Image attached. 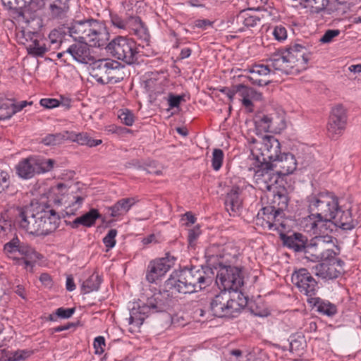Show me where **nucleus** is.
I'll return each mask as SVG.
<instances>
[{"instance_id":"f03ea898","label":"nucleus","mask_w":361,"mask_h":361,"mask_svg":"<svg viewBox=\"0 0 361 361\" xmlns=\"http://www.w3.org/2000/svg\"><path fill=\"white\" fill-rule=\"evenodd\" d=\"M252 155L258 163L259 169L255 171L257 180L267 183L273 173V164L282 154L281 144L272 135H265L260 142L252 151Z\"/></svg>"},{"instance_id":"a18cd8bd","label":"nucleus","mask_w":361,"mask_h":361,"mask_svg":"<svg viewBox=\"0 0 361 361\" xmlns=\"http://www.w3.org/2000/svg\"><path fill=\"white\" fill-rule=\"evenodd\" d=\"M68 131L56 134H50L43 138L42 142L46 145H56L60 144L63 140H68Z\"/></svg>"},{"instance_id":"4be33fe9","label":"nucleus","mask_w":361,"mask_h":361,"mask_svg":"<svg viewBox=\"0 0 361 361\" xmlns=\"http://www.w3.org/2000/svg\"><path fill=\"white\" fill-rule=\"evenodd\" d=\"M169 289L155 293L149 298V305L152 308V312H162L166 311L171 305L172 298Z\"/></svg>"},{"instance_id":"0e129e2a","label":"nucleus","mask_w":361,"mask_h":361,"mask_svg":"<svg viewBox=\"0 0 361 361\" xmlns=\"http://www.w3.org/2000/svg\"><path fill=\"white\" fill-rule=\"evenodd\" d=\"M41 106L46 109H53L57 107L60 104V102L56 99L44 98L39 102Z\"/></svg>"},{"instance_id":"2eb2a0df","label":"nucleus","mask_w":361,"mask_h":361,"mask_svg":"<svg viewBox=\"0 0 361 361\" xmlns=\"http://www.w3.org/2000/svg\"><path fill=\"white\" fill-rule=\"evenodd\" d=\"M174 261L175 258L169 254L165 257L150 261L146 271V280L151 283H155L169 271Z\"/></svg>"},{"instance_id":"e433bc0d","label":"nucleus","mask_w":361,"mask_h":361,"mask_svg":"<svg viewBox=\"0 0 361 361\" xmlns=\"http://www.w3.org/2000/svg\"><path fill=\"white\" fill-rule=\"evenodd\" d=\"M69 0H50L49 11L53 18L62 19L69 10Z\"/></svg>"},{"instance_id":"69168bd1","label":"nucleus","mask_w":361,"mask_h":361,"mask_svg":"<svg viewBox=\"0 0 361 361\" xmlns=\"http://www.w3.org/2000/svg\"><path fill=\"white\" fill-rule=\"evenodd\" d=\"M26 353L23 350L16 351L13 355L9 357V361H19L26 357Z\"/></svg>"},{"instance_id":"c85d7f7f","label":"nucleus","mask_w":361,"mask_h":361,"mask_svg":"<svg viewBox=\"0 0 361 361\" xmlns=\"http://www.w3.org/2000/svg\"><path fill=\"white\" fill-rule=\"evenodd\" d=\"M248 72L250 75L247 76V78L253 85L264 86L269 84V80L265 78L270 73L268 65H255L248 70Z\"/></svg>"},{"instance_id":"5701e85b","label":"nucleus","mask_w":361,"mask_h":361,"mask_svg":"<svg viewBox=\"0 0 361 361\" xmlns=\"http://www.w3.org/2000/svg\"><path fill=\"white\" fill-rule=\"evenodd\" d=\"M288 201L289 198L286 188H279L276 191L274 192L273 197L270 203L266 207H262L259 211L284 212L288 207Z\"/></svg>"},{"instance_id":"f704fd0d","label":"nucleus","mask_w":361,"mask_h":361,"mask_svg":"<svg viewBox=\"0 0 361 361\" xmlns=\"http://www.w3.org/2000/svg\"><path fill=\"white\" fill-rule=\"evenodd\" d=\"M101 217L102 216L97 209H91L88 212L76 218L71 223V225L73 228H78L80 225H82L85 227H91L94 225L97 219Z\"/></svg>"},{"instance_id":"a878e982","label":"nucleus","mask_w":361,"mask_h":361,"mask_svg":"<svg viewBox=\"0 0 361 361\" xmlns=\"http://www.w3.org/2000/svg\"><path fill=\"white\" fill-rule=\"evenodd\" d=\"M278 168L276 172L279 176H286L292 173L297 167V161L291 153H283L273 164V168Z\"/></svg>"},{"instance_id":"37998d69","label":"nucleus","mask_w":361,"mask_h":361,"mask_svg":"<svg viewBox=\"0 0 361 361\" xmlns=\"http://www.w3.org/2000/svg\"><path fill=\"white\" fill-rule=\"evenodd\" d=\"M102 283V279L99 275H92L88 279L85 281L81 287V291L83 294H87L94 290H97Z\"/></svg>"},{"instance_id":"393cba45","label":"nucleus","mask_w":361,"mask_h":361,"mask_svg":"<svg viewBox=\"0 0 361 361\" xmlns=\"http://www.w3.org/2000/svg\"><path fill=\"white\" fill-rule=\"evenodd\" d=\"M240 188L234 186L226 195L224 200L225 208L230 216L238 215L242 208L243 201L240 197Z\"/></svg>"},{"instance_id":"4468645a","label":"nucleus","mask_w":361,"mask_h":361,"mask_svg":"<svg viewBox=\"0 0 361 361\" xmlns=\"http://www.w3.org/2000/svg\"><path fill=\"white\" fill-rule=\"evenodd\" d=\"M284 216V212L259 211L257 215V224H260L262 226L267 228L269 231H276L280 235L281 233H285L286 229Z\"/></svg>"},{"instance_id":"4c0bfd02","label":"nucleus","mask_w":361,"mask_h":361,"mask_svg":"<svg viewBox=\"0 0 361 361\" xmlns=\"http://www.w3.org/2000/svg\"><path fill=\"white\" fill-rule=\"evenodd\" d=\"M68 140L75 142L81 145H87L90 147H96L102 143V140L93 139L87 133H78L68 131Z\"/></svg>"},{"instance_id":"c03bdc74","label":"nucleus","mask_w":361,"mask_h":361,"mask_svg":"<svg viewBox=\"0 0 361 361\" xmlns=\"http://www.w3.org/2000/svg\"><path fill=\"white\" fill-rule=\"evenodd\" d=\"M35 160V167L36 173H43L52 169L54 160L42 157H33Z\"/></svg>"},{"instance_id":"13d9d810","label":"nucleus","mask_w":361,"mask_h":361,"mask_svg":"<svg viewBox=\"0 0 361 361\" xmlns=\"http://www.w3.org/2000/svg\"><path fill=\"white\" fill-rule=\"evenodd\" d=\"M201 231L199 226H195L188 231V240L190 246H194L195 241L200 235Z\"/></svg>"},{"instance_id":"8fccbe9b","label":"nucleus","mask_w":361,"mask_h":361,"mask_svg":"<svg viewBox=\"0 0 361 361\" xmlns=\"http://www.w3.org/2000/svg\"><path fill=\"white\" fill-rule=\"evenodd\" d=\"M224 152L221 149H214L212 152V166L214 170L219 171L223 163Z\"/></svg>"},{"instance_id":"20e7f679","label":"nucleus","mask_w":361,"mask_h":361,"mask_svg":"<svg viewBox=\"0 0 361 361\" xmlns=\"http://www.w3.org/2000/svg\"><path fill=\"white\" fill-rule=\"evenodd\" d=\"M247 300L241 292L237 299L232 298L231 292L222 290L210 302V310L217 317H235L247 305Z\"/></svg>"},{"instance_id":"6e6552de","label":"nucleus","mask_w":361,"mask_h":361,"mask_svg":"<svg viewBox=\"0 0 361 361\" xmlns=\"http://www.w3.org/2000/svg\"><path fill=\"white\" fill-rule=\"evenodd\" d=\"M7 230L11 233L12 238L4 244V254L9 259L16 261L20 256H27L30 258H35V250L27 244L22 242L16 233H12L10 227L0 226V237L4 235H8Z\"/></svg>"},{"instance_id":"052dcab7","label":"nucleus","mask_w":361,"mask_h":361,"mask_svg":"<svg viewBox=\"0 0 361 361\" xmlns=\"http://www.w3.org/2000/svg\"><path fill=\"white\" fill-rule=\"evenodd\" d=\"M249 92H251V87L245 86L243 84L235 85V93L238 94L242 99L249 97Z\"/></svg>"},{"instance_id":"bb28decb","label":"nucleus","mask_w":361,"mask_h":361,"mask_svg":"<svg viewBox=\"0 0 361 361\" xmlns=\"http://www.w3.org/2000/svg\"><path fill=\"white\" fill-rule=\"evenodd\" d=\"M66 53L81 63L87 64L92 59L88 44L83 42L71 45L66 49Z\"/></svg>"},{"instance_id":"864d4df0","label":"nucleus","mask_w":361,"mask_h":361,"mask_svg":"<svg viewBox=\"0 0 361 361\" xmlns=\"http://www.w3.org/2000/svg\"><path fill=\"white\" fill-rule=\"evenodd\" d=\"M10 185V175L7 171L0 170V194L8 190Z\"/></svg>"},{"instance_id":"cd10ccee","label":"nucleus","mask_w":361,"mask_h":361,"mask_svg":"<svg viewBox=\"0 0 361 361\" xmlns=\"http://www.w3.org/2000/svg\"><path fill=\"white\" fill-rule=\"evenodd\" d=\"M164 286L171 290H175L181 294H190L195 292V288L189 283L180 274L176 277H170L165 281Z\"/></svg>"},{"instance_id":"0eeeda50","label":"nucleus","mask_w":361,"mask_h":361,"mask_svg":"<svg viewBox=\"0 0 361 361\" xmlns=\"http://www.w3.org/2000/svg\"><path fill=\"white\" fill-rule=\"evenodd\" d=\"M216 283L220 289L238 294L244 284L243 267L225 266L218 268Z\"/></svg>"},{"instance_id":"a211bd4d","label":"nucleus","mask_w":361,"mask_h":361,"mask_svg":"<svg viewBox=\"0 0 361 361\" xmlns=\"http://www.w3.org/2000/svg\"><path fill=\"white\" fill-rule=\"evenodd\" d=\"M42 219H39V235H47L54 232L59 226L60 218L57 213L49 206L44 204L41 209Z\"/></svg>"},{"instance_id":"774afa93","label":"nucleus","mask_w":361,"mask_h":361,"mask_svg":"<svg viewBox=\"0 0 361 361\" xmlns=\"http://www.w3.org/2000/svg\"><path fill=\"white\" fill-rule=\"evenodd\" d=\"M39 280L46 286L50 287L52 285L51 278L47 273L42 274L39 276Z\"/></svg>"},{"instance_id":"09e8293b","label":"nucleus","mask_w":361,"mask_h":361,"mask_svg":"<svg viewBox=\"0 0 361 361\" xmlns=\"http://www.w3.org/2000/svg\"><path fill=\"white\" fill-rule=\"evenodd\" d=\"M306 7H310L314 13L324 11L329 4V0H303Z\"/></svg>"},{"instance_id":"bf43d9fd","label":"nucleus","mask_w":361,"mask_h":361,"mask_svg":"<svg viewBox=\"0 0 361 361\" xmlns=\"http://www.w3.org/2000/svg\"><path fill=\"white\" fill-rule=\"evenodd\" d=\"M111 22L115 27L126 30V19H122L117 14L111 15Z\"/></svg>"},{"instance_id":"f257e3e1","label":"nucleus","mask_w":361,"mask_h":361,"mask_svg":"<svg viewBox=\"0 0 361 361\" xmlns=\"http://www.w3.org/2000/svg\"><path fill=\"white\" fill-rule=\"evenodd\" d=\"M309 215L300 221L304 231L312 234L325 233L334 225L343 230L353 229L358 221L352 216L351 210L343 209L338 197L327 190L314 192L306 197Z\"/></svg>"},{"instance_id":"c756f323","label":"nucleus","mask_w":361,"mask_h":361,"mask_svg":"<svg viewBox=\"0 0 361 361\" xmlns=\"http://www.w3.org/2000/svg\"><path fill=\"white\" fill-rule=\"evenodd\" d=\"M280 239L284 246L293 250L295 252L303 251L307 241V238L300 233H293L290 235L281 233Z\"/></svg>"},{"instance_id":"1a4fd4ad","label":"nucleus","mask_w":361,"mask_h":361,"mask_svg":"<svg viewBox=\"0 0 361 361\" xmlns=\"http://www.w3.org/2000/svg\"><path fill=\"white\" fill-rule=\"evenodd\" d=\"M205 256L212 271L221 267L235 266L238 260L237 250L228 246L220 250L219 247L213 245L206 250Z\"/></svg>"},{"instance_id":"a19ab883","label":"nucleus","mask_w":361,"mask_h":361,"mask_svg":"<svg viewBox=\"0 0 361 361\" xmlns=\"http://www.w3.org/2000/svg\"><path fill=\"white\" fill-rule=\"evenodd\" d=\"M122 69L123 66H121L120 63L114 60H110L106 76L108 81H105V84H115L121 81L123 78Z\"/></svg>"},{"instance_id":"7ed1b4c3","label":"nucleus","mask_w":361,"mask_h":361,"mask_svg":"<svg viewBox=\"0 0 361 361\" xmlns=\"http://www.w3.org/2000/svg\"><path fill=\"white\" fill-rule=\"evenodd\" d=\"M71 37L91 47H102L109 40V32L105 25L94 19L76 20L68 27Z\"/></svg>"},{"instance_id":"680f3d73","label":"nucleus","mask_w":361,"mask_h":361,"mask_svg":"<svg viewBox=\"0 0 361 361\" xmlns=\"http://www.w3.org/2000/svg\"><path fill=\"white\" fill-rule=\"evenodd\" d=\"M105 339L103 336H97L94 341V348L96 354H102L104 350Z\"/></svg>"},{"instance_id":"39448f33","label":"nucleus","mask_w":361,"mask_h":361,"mask_svg":"<svg viewBox=\"0 0 361 361\" xmlns=\"http://www.w3.org/2000/svg\"><path fill=\"white\" fill-rule=\"evenodd\" d=\"M111 54L127 64H133L138 60L139 48L131 38L118 36L106 46Z\"/></svg>"},{"instance_id":"6ab92c4d","label":"nucleus","mask_w":361,"mask_h":361,"mask_svg":"<svg viewBox=\"0 0 361 361\" xmlns=\"http://www.w3.org/2000/svg\"><path fill=\"white\" fill-rule=\"evenodd\" d=\"M319 233L318 247L320 252L321 261H331L339 255L340 248L335 244L334 238L326 233L324 235Z\"/></svg>"},{"instance_id":"412c9836","label":"nucleus","mask_w":361,"mask_h":361,"mask_svg":"<svg viewBox=\"0 0 361 361\" xmlns=\"http://www.w3.org/2000/svg\"><path fill=\"white\" fill-rule=\"evenodd\" d=\"M266 61L269 63V67L271 66L276 71L287 75L294 73L291 63H289L286 51H284L283 49H279L272 53Z\"/></svg>"},{"instance_id":"423d86ee","label":"nucleus","mask_w":361,"mask_h":361,"mask_svg":"<svg viewBox=\"0 0 361 361\" xmlns=\"http://www.w3.org/2000/svg\"><path fill=\"white\" fill-rule=\"evenodd\" d=\"M44 204L38 202L19 209L16 221L19 227L27 233L39 236V219H42L41 209H44Z\"/></svg>"},{"instance_id":"72a5a7b5","label":"nucleus","mask_w":361,"mask_h":361,"mask_svg":"<svg viewBox=\"0 0 361 361\" xmlns=\"http://www.w3.org/2000/svg\"><path fill=\"white\" fill-rule=\"evenodd\" d=\"M135 201L133 198H123L117 201L113 206L107 208L111 217H119L125 215L134 205Z\"/></svg>"},{"instance_id":"603ef678","label":"nucleus","mask_w":361,"mask_h":361,"mask_svg":"<svg viewBox=\"0 0 361 361\" xmlns=\"http://www.w3.org/2000/svg\"><path fill=\"white\" fill-rule=\"evenodd\" d=\"M117 231L114 228L109 231L108 233L103 238V243L107 248V250L113 248L116 245V236Z\"/></svg>"},{"instance_id":"c9c22d12","label":"nucleus","mask_w":361,"mask_h":361,"mask_svg":"<svg viewBox=\"0 0 361 361\" xmlns=\"http://www.w3.org/2000/svg\"><path fill=\"white\" fill-rule=\"evenodd\" d=\"M33 157L20 161L16 166V173L22 178L29 179L36 173Z\"/></svg>"},{"instance_id":"49530a36","label":"nucleus","mask_w":361,"mask_h":361,"mask_svg":"<svg viewBox=\"0 0 361 361\" xmlns=\"http://www.w3.org/2000/svg\"><path fill=\"white\" fill-rule=\"evenodd\" d=\"M255 122L257 125L265 132L271 131L273 130V117L271 115H259L256 117Z\"/></svg>"},{"instance_id":"dca6fc26","label":"nucleus","mask_w":361,"mask_h":361,"mask_svg":"<svg viewBox=\"0 0 361 361\" xmlns=\"http://www.w3.org/2000/svg\"><path fill=\"white\" fill-rule=\"evenodd\" d=\"M283 50L286 51L289 63H291L294 72L306 69V65L310 60V57L305 47L295 43Z\"/></svg>"},{"instance_id":"7c9ffc66","label":"nucleus","mask_w":361,"mask_h":361,"mask_svg":"<svg viewBox=\"0 0 361 361\" xmlns=\"http://www.w3.org/2000/svg\"><path fill=\"white\" fill-rule=\"evenodd\" d=\"M109 59H99L90 64V73L99 83L104 85L109 66Z\"/></svg>"},{"instance_id":"9d476101","label":"nucleus","mask_w":361,"mask_h":361,"mask_svg":"<svg viewBox=\"0 0 361 361\" xmlns=\"http://www.w3.org/2000/svg\"><path fill=\"white\" fill-rule=\"evenodd\" d=\"M253 8L241 11L236 16L231 17L227 21V27L231 28L232 32H241L245 28L255 27L261 19L264 18L263 14L257 13Z\"/></svg>"},{"instance_id":"f8f14e48","label":"nucleus","mask_w":361,"mask_h":361,"mask_svg":"<svg viewBox=\"0 0 361 361\" xmlns=\"http://www.w3.org/2000/svg\"><path fill=\"white\" fill-rule=\"evenodd\" d=\"M291 281L299 291L309 298L316 295L318 284L307 269L302 268L295 271L292 274Z\"/></svg>"},{"instance_id":"338daca9","label":"nucleus","mask_w":361,"mask_h":361,"mask_svg":"<svg viewBox=\"0 0 361 361\" xmlns=\"http://www.w3.org/2000/svg\"><path fill=\"white\" fill-rule=\"evenodd\" d=\"M221 91L228 97L231 102L233 101L234 96L235 95V85L231 87H224Z\"/></svg>"},{"instance_id":"de8ad7c7","label":"nucleus","mask_w":361,"mask_h":361,"mask_svg":"<svg viewBox=\"0 0 361 361\" xmlns=\"http://www.w3.org/2000/svg\"><path fill=\"white\" fill-rule=\"evenodd\" d=\"M75 311V308H63L59 307L56 311L49 315V319L51 321H56L57 318L68 319L70 318Z\"/></svg>"},{"instance_id":"473e14b6","label":"nucleus","mask_w":361,"mask_h":361,"mask_svg":"<svg viewBox=\"0 0 361 361\" xmlns=\"http://www.w3.org/2000/svg\"><path fill=\"white\" fill-rule=\"evenodd\" d=\"M130 29L134 34L145 42L149 39V34L147 26L139 16H129L126 18V30Z\"/></svg>"},{"instance_id":"4d7b16f0","label":"nucleus","mask_w":361,"mask_h":361,"mask_svg":"<svg viewBox=\"0 0 361 361\" xmlns=\"http://www.w3.org/2000/svg\"><path fill=\"white\" fill-rule=\"evenodd\" d=\"M340 32L339 30H327L320 38L319 42L323 44L329 43L334 37H338Z\"/></svg>"},{"instance_id":"f3484780","label":"nucleus","mask_w":361,"mask_h":361,"mask_svg":"<svg viewBox=\"0 0 361 361\" xmlns=\"http://www.w3.org/2000/svg\"><path fill=\"white\" fill-rule=\"evenodd\" d=\"M2 4L8 10L12 11L18 18L26 20L25 11L27 7L31 11H36L41 9L44 3L43 1L37 0H1Z\"/></svg>"},{"instance_id":"9b49d317","label":"nucleus","mask_w":361,"mask_h":361,"mask_svg":"<svg viewBox=\"0 0 361 361\" xmlns=\"http://www.w3.org/2000/svg\"><path fill=\"white\" fill-rule=\"evenodd\" d=\"M180 274L190 283L193 288H195L196 291H198L210 284L212 282L211 274H213V271L207 266L201 268L185 269L180 271Z\"/></svg>"},{"instance_id":"6e6d98bb","label":"nucleus","mask_w":361,"mask_h":361,"mask_svg":"<svg viewBox=\"0 0 361 361\" xmlns=\"http://www.w3.org/2000/svg\"><path fill=\"white\" fill-rule=\"evenodd\" d=\"M274 38L281 42L287 38V30L282 25H276L272 32Z\"/></svg>"},{"instance_id":"3c124183","label":"nucleus","mask_w":361,"mask_h":361,"mask_svg":"<svg viewBox=\"0 0 361 361\" xmlns=\"http://www.w3.org/2000/svg\"><path fill=\"white\" fill-rule=\"evenodd\" d=\"M118 117L122 123L128 126H131L135 121L134 114L128 109L120 110Z\"/></svg>"},{"instance_id":"aec40b11","label":"nucleus","mask_w":361,"mask_h":361,"mask_svg":"<svg viewBox=\"0 0 361 361\" xmlns=\"http://www.w3.org/2000/svg\"><path fill=\"white\" fill-rule=\"evenodd\" d=\"M344 262L341 259H336L332 263H319L315 266V274L325 280L337 279L342 273Z\"/></svg>"},{"instance_id":"b1692460","label":"nucleus","mask_w":361,"mask_h":361,"mask_svg":"<svg viewBox=\"0 0 361 361\" xmlns=\"http://www.w3.org/2000/svg\"><path fill=\"white\" fill-rule=\"evenodd\" d=\"M152 312V308L149 305V300L145 303L140 305L134 303L130 311V317L128 318L129 324H134L136 326H140L145 319Z\"/></svg>"},{"instance_id":"5fc2aeb1","label":"nucleus","mask_w":361,"mask_h":361,"mask_svg":"<svg viewBox=\"0 0 361 361\" xmlns=\"http://www.w3.org/2000/svg\"><path fill=\"white\" fill-rule=\"evenodd\" d=\"M38 253L35 251V258H30L27 256H20L15 262L18 264H22L25 266V268L28 269L29 267L32 269L34 262L38 259Z\"/></svg>"},{"instance_id":"2f4dec72","label":"nucleus","mask_w":361,"mask_h":361,"mask_svg":"<svg viewBox=\"0 0 361 361\" xmlns=\"http://www.w3.org/2000/svg\"><path fill=\"white\" fill-rule=\"evenodd\" d=\"M23 35L25 37H29L31 40L30 43L27 46V51L30 55L33 56H43L48 51L46 44L42 40H39L37 32H32L30 31L24 32Z\"/></svg>"},{"instance_id":"ddd939ff","label":"nucleus","mask_w":361,"mask_h":361,"mask_svg":"<svg viewBox=\"0 0 361 361\" xmlns=\"http://www.w3.org/2000/svg\"><path fill=\"white\" fill-rule=\"evenodd\" d=\"M347 115L344 107L336 105L331 110L327 124L328 136L331 139H336L341 136L346 127Z\"/></svg>"},{"instance_id":"58836bf2","label":"nucleus","mask_w":361,"mask_h":361,"mask_svg":"<svg viewBox=\"0 0 361 361\" xmlns=\"http://www.w3.org/2000/svg\"><path fill=\"white\" fill-rule=\"evenodd\" d=\"M307 302L310 303L314 302L317 312L322 314L332 317L337 312L336 305L329 301L322 300L319 298H308Z\"/></svg>"},{"instance_id":"79ce46f5","label":"nucleus","mask_w":361,"mask_h":361,"mask_svg":"<svg viewBox=\"0 0 361 361\" xmlns=\"http://www.w3.org/2000/svg\"><path fill=\"white\" fill-rule=\"evenodd\" d=\"M13 114H15L13 100L0 97V120L8 119Z\"/></svg>"},{"instance_id":"e2e57ef3","label":"nucleus","mask_w":361,"mask_h":361,"mask_svg":"<svg viewBox=\"0 0 361 361\" xmlns=\"http://www.w3.org/2000/svg\"><path fill=\"white\" fill-rule=\"evenodd\" d=\"M183 95H174L172 93L169 94L168 102L170 108L178 107L181 101L184 99Z\"/></svg>"},{"instance_id":"ea45409f","label":"nucleus","mask_w":361,"mask_h":361,"mask_svg":"<svg viewBox=\"0 0 361 361\" xmlns=\"http://www.w3.org/2000/svg\"><path fill=\"white\" fill-rule=\"evenodd\" d=\"M319 235L311 240L309 244H305V248L303 249L305 258L310 262H320V252L318 247Z\"/></svg>"}]
</instances>
